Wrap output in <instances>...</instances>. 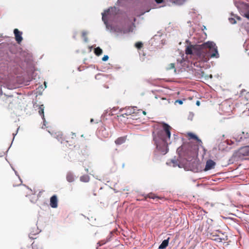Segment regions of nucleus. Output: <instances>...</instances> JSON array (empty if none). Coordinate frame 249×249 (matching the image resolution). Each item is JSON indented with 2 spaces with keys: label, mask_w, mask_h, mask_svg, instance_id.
<instances>
[{
  "label": "nucleus",
  "mask_w": 249,
  "mask_h": 249,
  "mask_svg": "<svg viewBox=\"0 0 249 249\" xmlns=\"http://www.w3.org/2000/svg\"><path fill=\"white\" fill-rule=\"evenodd\" d=\"M13 32L16 41L18 44H20L23 40L22 36V32L18 29H15Z\"/></svg>",
  "instance_id": "6e6552de"
},
{
  "label": "nucleus",
  "mask_w": 249,
  "mask_h": 249,
  "mask_svg": "<svg viewBox=\"0 0 249 249\" xmlns=\"http://www.w3.org/2000/svg\"><path fill=\"white\" fill-rule=\"evenodd\" d=\"M215 165V162L212 160H208L206 161V165L204 170L207 171L213 169Z\"/></svg>",
  "instance_id": "9b49d317"
},
{
  "label": "nucleus",
  "mask_w": 249,
  "mask_h": 249,
  "mask_svg": "<svg viewBox=\"0 0 249 249\" xmlns=\"http://www.w3.org/2000/svg\"><path fill=\"white\" fill-rule=\"evenodd\" d=\"M201 45H194L193 54L200 57H206V46Z\"/></svg>",
  "instance_id": "39448f33"
},
{
  "label": "nucleus",
  "mask_w": 249,
  "mask_h": 249,
  "mask_svg": "<svg viewBox=\"0 0 249 249\" xmlns=\"http://www.w3.org/2000/svg\"><path fill=\"white\" fill-rule=\"evenodd\" d=\"M2 36H3L2 34L0 35V37H2Z\"/></svg>",
  "instance_id": "680f3d73"
},
{
  "label": "nucleus",
  "mask_w": 249,
  "mask_h": 249,
  "mask_svg": "<svg viewBox=\"0 0 249 249\" xmlns=\"http://www.w3.org/2000/svg\"><path fill=\"white\" fill-rule=\"evenodd\" d=\"M206 29V27L204 26V29Z\"/></svg>",
  "instance_id": "338daca9"
},
{
  "label": "nucleus",
  "mask_w": 249,
  "mask_h": 249,
  "mask_svg": "<svg viewBox=\"0 0 249 249\" xmlns=\"http://www.w3.org/2000/svg\"><path fill=\"white\" fill-rule=\"evenodd\" d=\"M188 136L191 139L196 140L199 144L202 143L201 140L196 134L190 132L188 133Z\"/></svg>",
  "instance_id": "f3484780"
},
{
  "label": "nucleus",
  "mask_w": 249,
  "mask_h": 249,
  "mask_svg": "<svg viewBox=\"0 0 249 249\" xmlns=\"http://www.w3.org/2000/svg\"><path fill=\"white\" fill-rule=\"evenodd\" d=\"M186 149V145H184L179 147L177 149V152L179 157L185 156L186 155V152L184 151Z\"/></svg>",
  "instance_id": "ddd939ff"
},
{
  "label": "nucleus",
  "mask_w": 249,
  "mask_h": 249,
  "mask_svg": "<svg viewBox=\"0 0 249 249\" xmlns=\"http://www.w3.org/2000/svg\"><path fill=\"white\" fill-rule=\"evenodd\" d=\"M85 170H86L87 173H88V172H89V169H88L86 168V169H85Z\"/></svg>",
  "instance_id": "5fc2aeb1"
},
{
  "label": "nucleus",
  "mask_w": 249,
  "mask_h": 249,
  "mask_svg": "<svg viewBox=\"0 0 249 249\" xmlns=\"http://www.w3.org/2000/svg\"><path fill=\"white\" fill-rule=\"evenodd\" d=\"M236 18H237L238 20H241V18L240 17H239V16H237V17H236Z\"/></svg>",
  "instance_id": "a18cd8bd"
},
{
  "label": "nucleus",
  "mask_w": 249,
  "mask_h": 249,
  "mask_svg": "<svg viewBox=\"0 0 249 249\" xmlns=\"http://www.w3.org/2000/svg\"><path fill=\"white\" fill-rule=\"evenodd\" d=\"M41 231L38 227H34V228H32L30 231L29 237L31 238L34 239L33 237H31V235H35L38 234Z\"/></svg>",
  "instance_id": "dca6fc26"
},
{
  "label": "nucleus",
  "mask_w": 249,
  "mask_h": 249,
  "mask_svg": "<svg viewBox=\"0 0 249 249\" xmlns=\"http://www.w3.org/2000/svg\"><path fill=\"white\" fill-rule=\"evenodd\" d=\"M185 99H178L175 101V104L178 103L179 105H182L183 103V101H184Z\"/></svg>",
  "instance_id": "7c9ffc66"
},
{
  "label": "nucleus",
  "mask_w": 249,
  "mask_h": 249,
  "mask_svg": "<svg viewBox=\"0 0 249 249\" xmlns=\"http://www.w3.org/2000/svg\"><path fill=\"white\" fill-rule=\"evenodd\" d=\"M194 45H190L186 47L185 49V53L187 55L193 54Z\"/></svg>",
  "instance_id": "2eb2a0df"
},
{
  "label": "nucleus",
  "mask_w": 249,
  "mask_h": 249,
  "mask_svg": "<svg viewBox=\"0 0 249 249\" xmlns=\"http://www.w3.org/2000/svg\"><path fill=\"white\" fill-rule=\"evenodd\" d=\"M234 5L241 14L249 19V4L243 1H235Z\"/></svg>",
  "instance_id": "20e7f679"
},
{
  "label": "nucleus",
  "mask_w": 249,
  "mask_h": 249,
  "mask_svg": "<svg viewBox=\"0 0 249 249\" xmlns=\"http://www.w3.org/2000/svg\"><path fill=\"white\" fill-rule=\"evenodd\" d=\"M44 86H45V88H46L47 86H46V82H44Z\"/></svg>",
  "instance_id": "603ef678"
},
{
  "label": "nucleus",
  "mask_w": 249,
  "mask_h": 249,
  "mask_svg": "<svg viewBox=\"0 0 249 249\" xmlns=\"http://www.w3.org/2000/svg\"><path fill=\"white\" fill-rule=\"evenodd\" d=\"M2 94V92H0V95Z\"/></svg>",
  "instance_id": "774afa93"
},
{
  "label": "nucleus",
  "mask_w": 249,
  "mask_h": 249,
  "mask_svg": "<svg viewBox=\"0 0 249 249\" xmlns=\"http://www.w3.org/2000/svg\"><path fill=\"white\" fill-rule=\"evenodd\" d=\"M167 70H171L174 69V72L175 73H177L176 69H175V64L174 63H170L168 67L167 68Z\"/></svg>",
  "instance_id": "bb28decb"
},
{
  "label": "nucleus",
  "mask_w": 249,
  "mask_h": 249,
  "mask_svg": "<svg viewBox=\"0 0 249 249\" xmlns=\"http://www.w3.org/2000/svg\"><path fill=\"white\" fill-rule=\"evenodd\" d=\"M137 108L136 107H128L125 108H121L119 110L120 112H122L125 110V112L121 115L122 116L124 117V115H130L132 114L135 113V109Z\"/></svg>",
  "instance_id": "0eeeda50"
},
{
  "label": "nucleus",
  "mask_w": 249,
  "mask_h": 249,
  "mask_svg": "<svg viewBox=\"0 0 249 249\" xmlns=\"http://www.w3.org/2000/svg\"><path fill=\"white\" fill-rule=\"evenodd\" d=\"M93 121H94V119H91L90 120V123H92V122H93Z\"/></svg>",
  "instance_id": "8fccbe9b"
},
{
  "label": "nucleus",
  "mask_w": 249,
  "mask_h": 249,
  "mask_svg": "<svg viewBox=\"0 0 249 249\" xmlns=\"http://www.w3.org/2000/svg\"><path fill=\"white\" fill-rule=\"evenodd\" d=\"M12 143H11L10 146H9V147H8V149H10V148L11 146H12Z\"/></svg>",
  "instance_id": "6e6d98bb"
},
{
  "label": "nucleus",
  "mask_w": 249,
  "mask_h": 249,
  "mask_svg": "<svg viewBox=\"0 0 249 249\" xmlns=\"http://www.w3.org/2000/svg\"><path fill=\"white\" fill-rule=\"evenodd\" d=\"M163 129L153 131L152 133L154 144L157 151L162 155H165L169 151L168 145L171 143V126L167 123L162 122Z\"/></svg>",
  "instance_id": "f03ea898"
},
{
  "label": "nucleus",
  "mask_w": 249,
  "mask_h": 249,
  "mask_svg": "<svg viewBox=\"0 0 249 249\" xmlns=\"http://www.w3.org/2000/svg\"><path fill=\"white\" fill-rule=\"evenodd\" d=\"M76 178V176L71 172L69 171L67 172L66 175V179L69 182H72L74 181Z\"/></svg>",
  "instance_id": "f8f14e48"
},
{
  "label": "nucleus",
  "mask_w": 249,
  "mask_h": 249,
  "mask_svg": "<svg viewBox=\"0 0 249 249\" xmlns=\"http://www.w3.org/2000/svg\"><path fill=\"white\" fill-rule=\"evenodd\" d=\"M116 108H115V107H113V108H112V111H113V112L115 111H116Z\"/></svg>",
  "instance_id": "de8ad7c7"
},
{
  "label": "nucleus",
  "mask_w": 249,
  "mask_h": 249,
  "mask_svg": "<svg viewBox=\"0 0 249 249\" xmlns=\"http://www.w3.org/2000/svg\"><path fill=\"white\" fill-rule=\"evenodd\" d=\"M18 129H19V127H18V129H17V131H16V133H13V136H14V138H13V141L14 140V138H15V136L17 134Z\"/></svg>",
  "instance_id": "58836bf2"
},
{
  "label": "nucleus",
  "mask_w": 249,
  "mask_h": 249,
  "mask_svg": "<svg viewBox=\"0 0 249 249\" xmlns=\"http://www.w3.org/2000/svg\"><path fill=\"white\" fill-rule=\"evenodd\" d=\"M105 243H106V242H104V243H102V244H100V242L98 243V244L99 245V246H101V245H103V244H105Z\"/></svg>",
  "instance_id": "09e8293b"
},
{
  "label": "nucleus",
  "mask_w": 249,
  "mask_h": 249,
  "mask_svg": "<svg viewBox=\"0 0 249 249\" xmlns=\"http://www.w3.org/2000/svg\"><path fill=\"white\" fill-rule=\"evenodd\" d=\"M163 0H155V1L158 4L161 3L163 2Z\"/></svg>",
  "instance_id": "4c0bfd02"
},
{
  "label": "nucleus",
  "mask_w": 249,
  "mask_h": 249,
  "mask_svg": "<svg viewBox=\"0 0 249 249\" xmlns=\"http://www.w3.org/2000/svg\"><path fill=\"white\" fill-rule=\"evenodd\" d=\"M12 143H11L10 146H9V147H8V149H10V148L11 146H12Z\"/></svg>",
  "instance_id": "052dcab7"
},
{
  "label": "nucleus",
  "mask_w": 249,
  "mask_h": 249,
  "mask_svg": "<svg viewBox=\"0 0 249 249\" xmlns=\"http://www.w3.org/2000/svg\"><path fill=\"white\" fill-rule=\"evenodd\" d=\"M32 249H43V248L42 247L39 248L37 246H33V244L32 245Z\"/></svg>",
  "instance_id": "c9c22d12"
},
{
  "label": "nucleus",
  "mask_w": 249,
  "mask_h": 249,
  "mask_svg": "<svg viewBox=\"0 0 249 249\" xmlns=\"http://www.w3.org/2000/svg\"><path fill=\"white\" fill-rule=\"evenodd\" d=\"M88 34V32L86 31H83L82 32V36L84 38V40L85 42H88V38L86 37V35Z\"/></svg>",
  "instance_id": "393cba45"
},
{
  "label": "nucleus",
  "mask_w": 249,
  "mask_h": 249,
  "mask_svg": "<svg viewBox=\"0 0 249 249\" xmlns=\"http://www.w3.org/2000/svg\"><path fill=\"white\" fill-rule=\"evenodd\" d=\"M191 170L195 173H198L202 171L201 163L198 161H194L191 163Z\"/></svg>",
  "instance_id": "423d86ee"
},
{
  "label": "nucleus",
  "mask_w": 249,
  "mask_h": 249,
  "mask_svg": "<svg viewBox=\"0 0 249 249\" xmlns=\"http://www.w3.org/2000/svg\"><path fill=\"white\" fill-rule=\"evenodd\" d=\"M142 43L141 42H137L135 44V46L137 48L140 49L142 47Z\"/></svg>",
  "instance_id": "c756f323"
},
{
  "label": "nucleus",
  "mask_w": 249,
  "mask_h": 249,
  "mask_svg": "<svg viewBox=\"0 0 249 249\" xmlns=\"http://www.w3.org/2000/svg\"><path fill=\"white\" fill-rule=\"evenodd\" d=\"M125 140L126 138L124 137H121L117 139L115 142L117 145H120L124 143L125 142Z\"/></svg>",
  "instance_id": "a211bd4d"
},
{
  "label": "nucleus",
  "mask_w": 249,
  "mask_h": 249,
  "mask_svg": "<svg viewBox=\"0 0 249 249\" xmlns=\"http://www.w3.org/2000/svg\"><path fill=\"white\" fill-rule=\"evenodd\" d=\"M12 143H11L10 146H9V147H8V149H10V148L11 146H12Z\"/></svg>",
  "instance_id": "13d9d810"
},
{
  "label": "nucleus",
  "mask_w": 249,
  "mask_h": 249,
  "mask_svg": "<svg viewBox=\"0 0 249 249\" xmlns=\"http://www.w3.org/2000/svg\"><path fill=\"white\" fill-rule=\"evenodd\" d=\"M142 113L144 114V115H145L146 114V112L145 111H142Z\"/></svg>",
  "instance_id": "864d4df0"
},
{
  "label": "nucleus",
  "mask_w": 249,
  "mask_h": 249,
  "mask_svg": "<svg viewBox=\"0 0 249 249\" xmlns=\"http://www.w3.org/2000/svg\"><path fill=\"white\" fill-rule=\"evenodd\" d=\"M193 116H194L193 114V113H190V115H189V117H188V119H190L191 120H192V118H193Z\"/></svg>",
  "instance_id": "e433bc0d"
},
{
  "label": "nucleus",
  "mask_w": 249,
  "mask_h": 249,
  "mask_svg": "<svg viewBox=\"0 0 249 249\" xmlns=\"http://www.w3.org/2000/svg\"><path fill=\"white\" fill-rule=\"evenodd\" d=\"M171 162L174 164V166L178 165V163L176 160L173 159L171 160Z\"/></svg>",
  "instance_id": "f704fd0d"
},
{
  "label": "nucleus",
  "mask_w": 249,
  "mask_h": 249,
  "mask_svg": "<svg viewBox=\"0 0 249 249\" xmlns=\"http://www.w3.org/2000/svg\"><path fill=\"white\" fill-rule=\"evenodd\" d=\"M12 143H11L10 146H9V147H8V149H10V148L11 146H12Z\"/></svg>",
  "instance_id": "bf43d9fd"
},
{
  "label": "nucleus",
  "mask_w": 249,
  "mask_h": 249,
  "mask_svg": "<svg viewBox=\"0 0 249 249\" xmlns=\"http://www.w3.org/2000/svg\"><path fill=\"white\" fill-rule=\"evenodd\" d=\"M39 110L38 113L39 115L41 116L42 119H44V107L43 105H41L39 106Z\"/></svg>",
  "instance_id": "aec40b11"
},
{
  "label": "nucleus",
  "mask_w": 249,
  "mask_h": 249,
  "mask_svg": "<svg viewBox=\"0 0 249 249\" xmlns=\"http://www.w3.org/2000/svg\"><path fill=\"white\" fill-rule=\"evenodd\" d=\"M236 142H240L243 140V137L241 135L238 136L237 137L234 138Z\"/></svg>",
  "instance_id": "c85d7f7f"
},
{
  "label": "nucleus",
  "mask_w": 249,
  "mask_h": 249,
  "mask_svg": "<svg viewBox=\"0 0 249 249\" xmlns=\"http://www.w3.org/2000/svg\"><path fill=\"white\" fill-rule=\"evenodd\" d=\"M187 24H188V26H189V27H191V21H188L187 22Z\"/></svg>",
  "instance_id": "c03bdc74"
},
{
  "label": "nucleus",
  "mask_w": 249,
  "mask_h": 249,
  "mask_svg": "<svg viewBox=\"0 0 249 249\" xmlns=\"http://www.w3.org/2000/svg\"><path fill=\"white\" fill-rule=\"evenodd\" d=\"M206 46V57L215 58L219 57V54L218 52L217 47L216 44L213 41H207L204 43V45Z\"/></svg>",
  "instance_id": "7ed1b4c3"
},
{
  "label": "nucleus",
  "mask_w": 249,
  "mask_h": 249,
  "mask_svg": "<svg viewBox=\"0 0 249 249\" xmlns=\"http://www.w3.org/2000/svg\"><path fill=\"white\" fill-rule=\"evenodd\" d=\"M12 168L13 170L14 171L16 175L18 177V178H19L20 182H22V181L21 179L20 178V177H19V175H18V172L16 170H15V169L13 167H12Z\"/></svg>",
  "instance_id": "72a5a7b5"
},
{
  "label": "nucleus",
  "mask_w": 249,
  "mask_h": 249,
  "mask_svg": "<svg viewBox=\"0 0 249 249\" xmlns=\"http://www.w3.org/2000/svg\"><path fill=\"white\" fill-rule=\"evenodd\" d=\"M195 74L198 78L202 77L204 76L205 73L203 71H202L201 69L197 70Z\"/></svg>",
  "instance_id": "412c9836"
},
{
  "label": "nucleus",
  "mask_w": 249,
  "mask_h": 249,
  "mask_svg": "<svg viewBox=\"0 0 249 249\" xmlns=\"http://www.w3.org/2000/svg\"><path fill=\"white\" fill-rule=\"evenodd\" d=\"M103 53V51L102 49L100 48L99 47H97L94 49V53L95 54L99 56L100 55Z\"/></svg>",
  "instance_id": "5701e85b"
},
{
  "label": "nucleus",
  "mask_w": 249,
  "mask_h": 249,
  "mask_svg": "<svg viewBox=\"0 0 249 249\" xmlns=\"http://www.w3.org/2000/svg\"><path fill=\"white\" fill-rule=\"evenodd\" d=\"M174 136L175 137V138L176 137V135L175 134L174 135Z\"/></svg>",
  "instance_id": "0e129e2a"
},
{
  "label": "nucleus",
  "mask_w": 249,
  "mask_h": 249,
  "mask_svg": "<svg viewBox=\"0 0 249 249\" xmlns=\"http://www.w3.org/2000/svg\"><path fill=\"white\" fill-rule=\"evenodd\" d=\"M135 20H136V19H135V18H134V21H135Z\"/></svg>",
  "instance_id": "69168bd1"
},
{
  "label": "nucleus",
  "mask_w": 249,
  "mask_h": 249,
  "mask_svg": "<svg viewBox=\"0 0 249 249\" xmlns=\"http://www.w3.org/2000/svg\"><path fill=\"white\" fill-rule=\"evenodd\" d=\"M187 0H170L173 3L178 4V5H182Z\"/></svg>",
  "instance_id": "b1692460"
},
{
  "label": "nucleus",
  "mask_w": 249,
  "mask_h": 249,
  "mask_svg": "<svg viewBox=\"0 0 249 249\" xmlns=\"http://www.w3.org/2000/svg\"><path fill=\"white\" fill-rule=\"evenodd\" d=\"M229 20L231 22V23L232 24H234L236 23V20L233 18H229Z\"/></svg>",
  "instance_id": "2f4dec72"
},
{
  "label": "nucleus",
  "mask_w": 249,
  "mask_h": 249,
  "mask_svg": "<svg viewBox=\"0 0 249 249\" xmlns=\"http://www.w3.org/2000/svg\"><path fill=\"white\" fill-rule=\"evenodd\" d=\"M119 9L116 7H111L102 13V20L106 25V29L113 34L117 37H122L125 35L132 32L135 27L134 23L129 25L126 28L119 25H114L112 23L118 20Z\"/></svg>",
  "instance_id": "f257e3e1"
},
{
  "label": "nucleus",
  "mask_w": 249,
  "mask_h": 249,
  "mask_svg": "<svg viewBox=\"0 0 249 249\" xmlns=\"http://www.w3.org/2000/svg\"><path fill=\"white\" fill-rule=\"evenodd\" d=\"M186 42H187V43H190V42L189 41V40H186Z\"/></svg>",
  "instance_id": "3c124183"
},
{
  "label": "nucleus",
  "mask_w": 249,
  "mask_h": 249,
  "mask_svg": "<svg viewBox=\"0 0 249 249\" xmlns=\"http://www.w3.org/2000/svg\"><path fill=\"white\" fill-rule=\"evenodd\" d=\"M42 119L43 120V125L45 126L47 122L45 120V117H44V119Z\"/></svg>",
  "instance_id": "37998d69"
},
{
  "label": "nucleus",
  "mask_w": 249,
  "mask_h": 249,
  "mask_svg": "<svg viewBox=\"0 0 249 249\" xmlns=\"http://www.w3.org/2000/svg\"><path fill=\"white\" fill-rule=\"evenodd\" d=\"M147 197H148V198H150L151 199H155L156 198H157L158 199H162L163 198V197H159V196H156L155 194L152 193L146 195L145 196V198H147Z\"/></svg>",
  "instance_id": "6ab92c4d"
},
{
  "label": "nucleus",
  "mask_w": 249,
  "mask_h": 249,
  "mask_svg": "<svg viewBox=\"0 0 249 249\" xmlns=\"http://www.w3.org/2000/svg\"><path fill=\"white\" fill-rule=\"evenodd\" d=\"M50 206L53 208H56L58 206V199L56 195H54L50 198Z\"/></svg>",
  "instance_id": "9d476101"
},
{
  "label": "nucleus",
  "mask_w": 249,
  "mask_h": 249,
  "mask_svg": "<svg viewBox=\"0 0 249 249\" xmlns=\"http://www.w3.org/2000/svg\"><path fill=\"white\" fill-rule=\"evenodd\" d=\"M200 105V102L199 101L197 100L196 101V105L197 106H199Z\"/></svg>",
  "instance_id": "79ce46f5"
},
{
  "label": "nucleus",
  "mask_w": 249,
  "mask_h": 249,
  "mask_svg": "<svg viewBox=\"0 0 249 249\" xmlns=\"http://www.w3.org/2000/svg\"><path fill=\"white\" fill-rule=\"evenodd\" d=\"M75 137H76L75 133L71 132V138L73 139Z\"/></svg>",
  "instance_id": "a19ab883"
},
{
  "label": "nucleus",
  "mask_w": 249,
  "mask_h": 249,
  "mask_svg": "<svg viewBox=\"0 0 249 249\" xmlns=\"http://www.w3.org/2000/svg\"><path fill=\"white\" fill-rule=\"evenodd\" d=\"M149 10H147L146 11H144V12H142L141 15H143L145 13L149 12Z\"/></svg>",
  "instance_id": "49530a36"
},
{
  "label": "nucleus",
  "mask_w": 249,
  "mask_h": 249,
  "mask_svg": "<svg viewBox=\"0 0 249 249\" xmlns=\"http://www.w3.org/2000/svg\"><path fill=\"white\" fill-rule=\"evenodd\" d=\"M108 59H109V57H108V56L107 55H105L103 57V58H102V61H107V60H108Z\"/></svg>",
  "instance_id": "473e14b6"
},
{
  "label": "nucleus",
  "mask_w": 249,
  "mask_h": 249,
  "mask_svg": "<svg viewBox=\"0 0 249 249\" xmlns=\"http://www.w3.org/2000/svg\"><path fill=\"white\" fill-rule=\"evenodd\" d=\"M61 136H62L61 134L58 133V134H57V135L56 134H55L54 137L55 138H56L58 140V141H60L61 143H62V139L61 138Z\"/></svg>",
  "instance_id": "cd10ccee"
},
{
  "label": "nucleus",
  "mask_w": 249,
  "mask_h": 249,
  "mask_svg": "<svg viewBox=\"0 0 249 249\" xmlns=\"http://www.w3.org/2000/svg\"><path fill=\"white\" fill-rule=\"evenodd\" d=\"M170 238L168 237L166 239H164L162 241L161 243L160 244V245L159 247V249H165L167 247L169 244Z\"/></svg>",
  "instance_id": "4468645a"
},
{
  "label": "nucleus",
  "mask_w": 249,
  "mask_h": 249,
  "mask_svg": "<svg viewBox=\"0 0 249 249\" xmlns=\"http://www.w3.org/2000/svg\"><path fill=\"white\" fill-rule=\"evenodd\" d=\"M213 236L216 237V238L215 239V241H218V242H222L223 240H227V239H225L224 237H220L219 235L217 234H213Z\"/></svg>",
  "instance_id": "a878e982"
},
{
  "label": "nucleus",
  "mask_w": 249,
  "mask_h": 249,
  "mask_svg": "<svg viewBox=\"0 0 249 249\" xmlns=\"http://www.w3.org/2000/svg\"><path fill=\"white\" fill-rule=\"evenodd\" d=\"M12 143H11L10 146H9V147H8V149H10V148L11 146H12Z\"/></svg>",
  "instance_id": "4d7b16f0"
},
{
  "label": "nucleus",
  "mask_w": 249,
  "mask_h": 249,
  "mask_svg": "<svg viewBox=\"0 0 249 249\" xmlns=\"http://www.w3.org/2000/svg\"><path fill=\"white\" fill-rule=\"evenodd\" d=\"M27 249H31L29 247H28Z\"/></svg>",
  "instance_id": "e2e57ef3"
},
{
  "label": "nucleus",
  "mask_w": 249,
  "mask_h": 249,
  "mask_svg": "<svg viewBox=\"0 0 249 249\" xmlns=\"http://www.w3.org/2000/svg\"><path fill=\"white\" fill-rule=\"evenodd\" d=\"M238 154L239 157L249 156V146H246L240 148L238 151Z\"/></svg>",
  "instance_id": "1a4fd4ad"
},
{
  "label": "nucleus",
  "mask_w": 249,
  "mask_h": 249,
  "mask_svg": "<svg viewBox=\"0 0 249 249\" xmlns=\"http://www.w3.org/2000/svg\"><path fill=\"white\" fill-rule=\"evenodd\" d=\"M80 180L82 182H88L89 180V177L88 175H83L80 177Z\"/></svg>",
  "instance_id": "4be33fe9"
},
{
  "label": "nucleus",
  "mask_w": 249,
  "mask_h": 249,
  "mask_svg": "<svg viewBox=\"0 0 249 249\" xmlns=\"http://www.w3.org/2000/svg\"><path fill=\"white\" fill-rule=\"evenodd\" d=\"M77 34V32H74L73 33V38H74V39H76V36Z\"/></svg>",
  "instance_id": "ea45409f"
}]
</instances>
